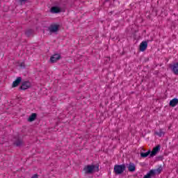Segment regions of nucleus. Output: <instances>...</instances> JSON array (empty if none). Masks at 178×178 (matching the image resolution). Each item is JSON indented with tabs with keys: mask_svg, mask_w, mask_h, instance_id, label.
I'll use <instances>...</instances> for the list:
<instances>
[{
	"mask_svg": "<svg viewBox=\"0 0 178 178\" xmlns=\"http://www.w3.org/2000/svg\"><path fill=\"white\" fill-rule=\"evenodd\" d=\"M83 170L85 173H94L95 172H99V165L98 164L96 165H88L84 167Z\"/></svg>",
	"mask_w": 178,
	"mask_h": 178,
	"instance_id": "1",
	"label": "nucleus"
},
{
	"mask_svg": "<svg viewBox=\"0 0 178 178\" xmlns=\"http://www.w3.org/2000/svg\"><path fill=\"white\" fill-rule=\"evenodd\" d=\"M125 169L126 166H124V165H115L114 172H115V175H122Z\"/></svg>",
	"mask_w": 178,
	"mask_h": 178,
	"instance_id": "2",
	"label": "nucleus"
},
{
	"mask_svg": "<svg viewBox=\"0 0 178 178\" xmlns=\"http://www.w3.org/2000/svg\"><path fill=\"white\" fill-rule=\"evenodd\" d=\"M51 13H60V12H65V9L60 8V7L54 6L51 8Z\"/></svg>",
	"mask_w": 178,
	"mask_h": 178,
	"instance_id": "3",
	"label": "nucleus"
},
{
	"mask_svg": "<svg viewBox=\"0 0 178 178\" xmlns=\"http://www.w3.org/2000/svg\"><path fill=\"white\" fill-rule=\"evenodd\" d=\"M30 87H31V83L30 81H24L21 86V90H28Z\"/></svg>",
	"mask_w": 178,
	"mask_h": 178,
	"instance_id": "4",
	"label": "nucleus"
},
{
	"mask_svg": "<svg viewBox=\"0 0 178 178\" xmlns=\"http://www.w3.org/2000/svg\"><path fill=\"white\" fill-rule=\"evenodd\" d=\"M148 47V43L145 41L142 42L139 46V49L141 52H144L145 49H147V47Z\"/></svg>",
	"mask_w": 178,
	"mask_h": 178,
	"instance_id": "5",
	"label": "nucleus"
},
{
	"mask_svg": "<svg viewBox=\"0 0 178 178\" xmlns=\"http://www.w3.org/2000/svg\"><path fill=\"white\" fill-rule=\"evenodd\" d=\"M59 59H60V55L54 54L51 57L50 60L51 63H55V62H56L57 60H59Z\"/></svg>",
	"mask_w": 178,
	"mask_h": 178,
	"instance_id": "6",
	"label": "nucleus"
},
{
	"mask_svg": "<svg viewBox=\"0 0 178 178\" xmlns=\"http://www.w3.org/2000/svg\"><path fill=\"white\" fill-rule=\"evenodd\" d=\"M159 149H161V147L159 145L155 147L152 152H150V156H155L156 154L159 152Z\"/></svg>",
	"mask_w": 178,
	"mask_h": 178,
	"instance_id": "7",
	"label": "nucleus"
},
{
	"mask_svg": "<svg viewBox=\"0 0 178 178\" xmlns=\"http://www.w3.org/2000/svg\"><path fill=\"white\" fill-rule=\"evenodd\" d=\"M49 30L51 33H56V31L59 30V25H57V24L51 25L49 28Z\"/></svg>",
	"mask_w": 178,
	"mask_h": 178,
	"instance_id": "8",
	"label": "nucleus"
},
{
	"mask_svg": "<svg viewBox=\"0 0 178 178\" xmlns=\"http://www.w3.org/2000/svg\"><path fill=\"white\" fill-rule=\"evenodd\" d=\"M155 176V170H151L149 172L147 173L146 175L143 177V178H152Z\"/></svg>",
	"mask_w": 178,
	"mask_h": 178,
	"instance_id": "9",
	"label": "nucleus"
},
{
	"mask_svg": "<svg viewBox=\"0 0 178 178\" xmlns=\"http://www.w3.org/2000/svg\"><path fill=\"white\" fill-rule=\"evenodd\" d=\"M22 81V78L18 77L17 79L13 83V87H17L20 82Z\"/></svg>",
	"mask_w": 178,
	"mask_h": 178,
	"instance_id": "10",
	"label": "nucleus"
},
{
	"mask_svg": "<svg viewBox=\"0 0 178 178\" xmlns=\"http://www.w3.org/2000/svg\"><path fill=\"white\" fill-rule=\"evenodd\" d=\"M128 170L129 172H134L136 170V165L133 163H130L128 166Z\"/></svg>",
	"mask_w": 178,
	"mask_h": 178,
	"instance_id": "11",
	"label": "nucleus"
},
{
	"mask_svg": "<svg viewBox=\"0 0 178 178\" xmlns=\"http://www.w3.org/2000/svg\"><path fill=\"white\" fill-rule=\"evenodd\" d=\"M178 104V99H173L170 102V106L175 107Z\"/></svg>",
	"mask_w": 178,
	"mask_h": 178,
	"instance_id": "12",
	"label": "nucleus"
},
{
	"mask_svg": "<svg viewBox=\"0 0 178 178\" xmlns=\"http://www.w3.org/2000/svg\"><path fill=\"white\" fill-rule=\"evenodd\" d=\"M172 72L175 74H178V63L172 65Z\"/></svg>",
	"mask_w": 178,
	"mask_h": 178,
	"instance_id": "13",
	"label": "nucleus"
},
{
	"mask_svg": "<svg viewBox=\"0 0 178 178\" xmlns=\"http://www.w3.org/2000/svg\"><path fill=\"white\" fill-rule=\"evenodd\" d=\"M37 118V114L33 113L31 115L29 118V122H33V120H35V118Z\"/></svg>",
	"mask_w": 178,
	"mask_h": 178,
	"instance_id": "14",
	"label": "nucleus"
},
{
	"mask_svg": "<svg viewBox=\"0 0 178 178\" xmlns=\"http://www.w3.org/2000/svg\"><path fill=\"white\" fill-rule=\"evenodd\" d=\"M148 155H151V150H149L145 153H140V156L142 158H147V156H148Z\"/></svg>",
	"mask_w": 178,
	"mask_h": 178,
	"instance_id": "15",
	"label": "nucleus"
},
{
	"mask_svg": "<svg viewBox=\"0 0 178 178\" xmlns=\"http://www.w3.org/2000/svg\"><path fill=\"white\" fill-rule=\"evenodd\" d=\"M155 170V175H156V173L159 174L161 173V172H162V167L159 168L156 170Z\"/></svg>",
	"mask_w": 178,
	"mask_h": 178,
	"instance_id": "16",
	"label": "nucleus"
},
{
	"mask_svg": "<svg viewBox=\"0 0 178 178\" xmlns=\"http://www.w3.org/2000/svg\"><path fill=\"white\" fill-rule=\"evenodd\" d=\"M156 134H157V136H159V137H162V136H163V131H162V130H160L159 132H156Z\"/></svg>",
	"mask_w": 178,
	"mask_h": 178,
	"instance_id": "17",
	"label": "nucleus"
},
{
	"mask_svg": "<svg viewBox=\"0 0 178 178\" xmlns=\"http://www.w3.org/2000/svg\"><path fill=\"white\" fill-rule=\"evenodd\" d=\"M15 145H17V147H19V145H22V141L21 140H18L17 143H15Z\"/></svg>",
	"mask_w": 178,
	"mask_h": 178,
	"instance_id": "18",
	"label": "nucleus"
},
{
	"mask_svg": "<svg viewBox=\"0 0 178 178\" xmlns=\"http://www.w3.org/2000/svg\"><path fill=\"white\" fill-rule=\"evenodd\" d=\"M31 178H38V175H33Z\"/></svg>",
	"mask_w": 178,
	"mask_h": 178,
	"instance_id": "19",
	"label": "nucleus"
},
{
	"mask_svg": "<svg viewBox=\"0 0 178 178\" xmlns=\"http://www.w3.org/2000/svg\"><path fill=\"white\" fill-rule=\"evenodd\" d=\"M21 67H24V63H22V64H21Z\"/></svg>",
	"mask_w": 178,
	"mask_h": 178,
	"instance_id": "20",
	"label": "nucleus"
},
{
	"mask_svg": "<svg viewBox=\"0 0 178 178\" xmlns=\"http://www.w3.org/2000/svg\"><path fill=\"white\" fill-rule=\"evenodd\" d=\"M19 2H24V1H26V0H19Z\"/></svg>",
	"mask_w": 178,
	"mask_h": 178,
	"instance_id": "21",
	"label": "nucleus"
}]
</instances>
